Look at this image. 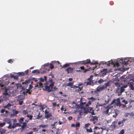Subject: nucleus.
Listing matches in <instances>:
<instances>
[{
    "label": "nucleus",
    "instance_id": "1",
    "mask_svg": "<svg viewBox=\"0 0 134 134\" xmlns=\"http://www.w3.org/2000/svg\"><path fill=\"white\" fill-rule=\"evenodd\" d=\"M49 75L51 76L52 77L49 78L48 80L46 81V85L45 86V88L44 90V91H47L49 92H51L53 89L55 83L52 79L54 78V75L51 74Z\"/></svg>",
    "mask_w": 134,
    "mask_h": 134
},
{
    "label": "nucleus",
    "instance_id": "2",
    "mask_svg": "<svg viewBox=\"0 0 134 134\" xmlns=\"http://www.w3.org/2000/svg\"><path fill=\"white\" fill-rule=\"evenodd\" d=\"M24 118L23 117L21 118L19 120V123H16L17 126H21L20 129L21 131H22L24 130L25 128L27 126V124L29 121V120H26L24 122Z\"/></svg>",
    "mask_w": 134,
    "mask_h": 134
},
{
    "label": "nucleus",
    "instance_id": "3",
    "mask_svg": "<svg viewBox=\"0 0 134 134\" xmlns=\"http://www.w3.org/2000/svg\"><path fill=\"white\" fill-rule=\"evenodd\" d=\"M80 108L81 109L79 111L80 114H81L82 113H83L86 114L88 113H91L92 115L95 114L94 110L93 109L92 107H88L87 108L84 107Z\"/></svg>",
    "mask_w": 134,
    "mask_h": 134
},
{
    "label": "nucleus",
    "instance_id": "4",
    "mask_svg": "<svg viewBox=\"0 0 134 134\" xmlns=\"http://www.w3.org/2000/svg\"><path fill=\"white\" fill-rule=\"evenodd\" d=\"M76 64H83L84 65L87 64H88L90 63L91 65L96 64H97L96 62L94 61L93 62H91L90 59H87L86 60L78 62H76L75 63Z\"/></svg>",
    "mask_w": 134,
    "mask_h": 134
},
{
    "label": "nucleus",
    "instance_id": "5",
    "mask_svg": "<svg viewBox=\"0 0 134 134\" xmlns=\"http://www.w3.org/2000/svg\"><path fill=\"white\" fill-rule=\"evenodd\" d=\"M113 106L110 105H108L106 107H105V110H104L103 112V114L105 115H109V110L110 109H111L113 108Z\"/></svg>",
    "mask_w": 134,
    "mask_h": 134
},
{
    "label": "nucleus",
    "instance_id": "6",
    "mask_svg": "<svg viewBox=\"0 0 134 134\" xmlns=\"http://www.w3.org/2000/svg\"><path fill=\"white\" fill-rule=\"evenodd\" d=\"M93 76L91 75L89 78L87 79V81L85 82V84H86V86L91 85L92 83H93V82L92 81Z\"/></svg>",
    "mask_w": 134,
    "mask_h": 134
},
{
    "label": "nucleus",
    "instance_id": "7",
    "mask_svg": "<svg viewBox=\"0 0 134 134\" xmlns=\"http://www.w3.org/2000/svg\"><path fill=\"white\" fill-rule=\"evenodd\" d=\"M23 97L22 96L20 95L18 96L17 100L19 101V104L20 105H22L23 103Z\"/></svg>",
    "mask_w": 134,
    "mask_h": 134
},
{
    "label": "nucleus",
    "instance_id": "8",
    "mask_svg": "<svg viewBox=\"0 0 134 134\" xmlns=\"http://www.w3.org/2000/svg\"><path fill=\"white\" fill-rule=\"evenodd\" d=\"M44 113L45 114V117L46 118L48 119L52 116V113H49V111H47L46 109L45 110Z\"/></svg>",
    "mask_w": 134,
    "mask_h": 134
},
{
    "label": "nucleus",
    "instance_id": "9",
    "mask_svg": "<svg viewBox=\"0 0 134 134\" xmlns=\"http://www.w3.org/2000/svg\"><path fill=\"white\" fill-rule=\"evenodd\" d=\"M79 69L78 70H77L76 71L77 72H86L88 71V69H85L84 66H81L79 68Z\"/></svg>",
    "mask_w": 134,
    "mask_h": 134
},
{
    "label": "nucleus",
    "instance_id": "10",
    "mask_svg": "<svg viewBox=\"0 0 134 134\" xmlns=\"http://www.w3.org/2000/svg\"><path fill=\"white\" fill-rule=\"evenodd\" d=\"M75 88V89L76 91L77 92H79V91H81L82 88V87H80L79 86H76L74 85L73 86V87H71V88Z\"/></svg>",
    "mask_w": 134,
    "mask_h": 134
},
{
    "label": "nucleus",
    "instance_id": "11",
    "mask_svg": "<svg viewBox=\"0 0 134 134\" xmlns=\"http://www.w3.org/2000/svg\"><path fill=\"white\" fill-rule=\"evenodd\" d=\"M128 85L129 86L131 90L134 91V83L133 82H128L127 83Z\"/></svg>",
    "mask_w": 134,
    "mask_h": 134
},
{
    "label": "nucleus",
    "instance_id": "12",
    "mask_svg": "<svg viewBox=\"0 0 134 134\" xmlns=\"http://www.w3.org/2000/svg\"><path fill=\"white\" fill-rule=\"evenodd\" d=\"M73 70V68L71 67H69L66 70V71H67L68 74L72 72Z\"/></svg>",
    "mask_w": 134,
    "mask_h": 134
},
{
    "label": "nucleus",
    "instance_id": "13",
    "mask_svg": "<svg viewBox=\"0 0 134 134\" xmlns=\"http://www.w3.org/2000/svg\"><path fill=\"white\" fill-rule=\"evenodd\" d=\"M105 89L104 87V86H98L97 87V91H100L101 90Z\"/></svg>",
    "mask_w": 134,
    "mask_h": 134
},
{
    "label": "nucleus",
    "instance_id": "14",
    "mask_svg": "<svg viewBox=\"0 0 134 134\" xmlns=\"http://www.w3.org/2000/svg\"><path fill=\"white\" fill-rule=\"evenodd\" d=\"M125 91V90L121 86L120 87V91L119 92H118L119 93L118 96L120 95L124 91Z\"/></svg>",
    "mask_w": 134,
    "mask_h": 134
},
{
    "label": "nucleus",
    "instance_id": "15",
    "mask_svg": "<svg viewBox=\"0 0 134 134\" xmlns=\"http://www.w3.org/2000/svg\"><path fill=\"white\" fill-rule=\"evenodd\" d=\"M91 93L93 96L95 95L96 96H98L99 93L97 91H92L91 92Z\"/></svg>",
    "mask_w": 134,
    "mask_h": 134
},
{
    "label": "nucleus",
    "instance_id": "16",
    "mask_svg": "<svg viewBox=\"0 0 134 134\" xmlns=\"http://www.w3.org/2000/svg\"><path fill=\"white\" fill-rule=\"evenodd\" d=\"M3 120L8 124H10L11 122V119L9 118H5Z\"/></svg>",
    "mask_w": 134,
    "mask_h": 134
},
{
    "label": "nucleus",
    "instance_id": "17",
    "mask_svg": "<svg viewBox=\"0 0 134 134\" xmlns=\"http://www.w3.org/2000/svg\"><path fill=\"white\" fill-rule=\"evenodd\" d=\"M48 126V125H43V124H41L39 125L38 126L39 127L38 129H41V128L42 127V128H46Z\"/></svg>",
    "mask_w": 134,
    "mask_h": 134
},
{
    "label": "nucleus",
    "instance_id": "18",
    "mask_svg": "<svg viewBox=\"0 0 134 134\" xmlns=\"http://www.w3.org/2000/svg\"><path fill=\"white\" fill-rule=\"evenodd\" d=\"M127 120V119H124L120 121H119L118 123V125H120L121 124H122V125H121V126H122L123 125V123H124V122L126 120Z\"/></svg>",
    "mask_w": 134,
    "mask_h": 134
},
{
    "label": "nucleus",
    "instance_id": "19",
    "mask_svg": "<svg viewBox=\"0 0 134 134\" xmlns=\"http://www.w3.org/2000/svg\"><path fill=\"white\" fill-rule=\"evenodd\" d=\"M44 79L42 77H41L40 78V81L41 82H44V81L46 82L47 81V77L46 76H44Z\"/></svg>",
    "mask_w": 134,
    "mask_h": 134
},
{
    "label": "nucleus",
    "instance_id": "20",
    "mask_svg": "<svg viewBox=\"0 0 134 134\" xmlns=\"http://www.w3.org/2000/svg\"><path fill=\"white\" fill-rule=\"evenodd\" d=\"M85 104V102H81L80 103V105H78V107H77V108H82L83 107H84L83 106V105Z\"/></svg>",
    "mask_w": 134,
    "mask_h": 134
},
{
    "label": "nucleus",
    "instance_id": "21",
    "mask_svg": "<svg viewBox=\"0 0 134 134\" xmlns=\"http://www.w3.org/2000/svg\"><path fill=\"white\" fill-rule=\"evenodd\" d=\"M62 120H63V121H59V124L60 125H62V124L65 123L66 121V120L65 118H63Z\"/></svg>",
    "mask_w": 134,
    "mask_h": 134
},
{
    "label": "nucleus",
    "instance_id": "22",
    "mask_svg": "<svg viewBox=\"0 0 134 134\" xmlns=\"http://www.w3.org/2000/svg\"><path fill=\"white\" fill-rule=\"evenodd\" d=\"M117 122L115 121H114L112 122V124L111 125V126L114 129H115L116 127Z\"/></svg>",
    "mask_w": 134,
    "mask_h": 134
},
{
    "label": "nucleus",
    "instance_id": "23",
    "mask_svg": "<svg viewBox=\"0 0 134 134\" xmlns=\"http://www.w3.org/2000/svg\"><path fill=\"white\" fill-rule=\"evenodd\" d=\"M120 63H122L123 65L124 64L125 65L129 64L128 62L129 61H124L122 60H121Z\"/></svg>",
    "mask_w": 134,
    "mask_h": 134
},
{
    "label": "nucleus",
    "instance_id": "24",
    "mask_svg": "<svg viewBox=\"0 0 134 134\" xmlns=\"http://www.w3.org/2000/svg\"><path fill=\"white\" fill-rule=\"evenodd\" d=\"M12 106V104L10 103H8L6 105L4 106V108L9 109V107Z\"/></svg>",
    "mask_w": 134,
    "mask_h": 134
},
{
    "label": "nucleus",
    "instance_id": "25",
    "mask_svg": "<svg viewBox=\"0 0 134 134\" xmlns=\"http://www.w3.org/2000/svg\"><path fill=\"white\" fill-rule=\"evenodd\" d=\"M102 75L103 76H105L106 75L107 73V70L104 69L103 70V71H102Z\"/></svg>",
    "mask_w": 134,
    "mask_h": 134
},
{
    "label": "nucleus",
    "instance_id": "26",
    "mask_svg": "<svg viewBox=\"0 0 134 134\" xmlns=\"http://www.w3.org/2000/svg\"><path fill=\"white\" fill-rule=\"evenodd\" d=\"M104 87L105 89L108 86H110V82L109 81H108L107 82L105 83L104 84Z\"/></svg>",
    "mask_w": 134,
    "mask_h": 134
},
{
    "label": "nucleus",
    "instance_id": "27",
    "mask_svg": "<svg viewBox=\"0 0 134 134\" xmlns=\"http://www.w3.org/2000/svg\"><path fill=\"white\" fill-rule=\"evenodd\" d=\"M73 84H74V82H69L67 83L66 85V86H70L71 87H73V86H74V85H73Z\"/></svg>",
    "mask_w": 134,
    "mask_h": 134
},
{
    "label": "nucleus",
    "instance_id": "28",
    "mask_svg": "<svg viewBox=\"0 0 134 134\" xmlns=\"http://www.w3.org/2000/svg\"><path fill=\"white\" fill-rule=\"evenodd\" d=\"M126 115L127 116H129L131 117L134 116V114L132 113H126Z\"/></svg>",
    "mask_w": 134,
    "mask_h": 134
},
{
    "label": "nucleus",
    "instance_id": "29",
    "mask_svg": "<svg viewBox=\"0 0 134 134\" xmlns=\"http://www.w3.org/2000/svg\"><path fill=\"white\" fill-rule=\"evenodd\" d=\"M6 132V130L3 128L0 129V133L4 134Z\"/></svg>",
    "mask_w": 134,
    "mask_h": 134
},
{
    "label": "nucleus",
    "instance_id": "30",
    "mask_svg": "<svg viewBox=\"0 0 134 134\" xmlns=\"http://www.w3.org/2000/svg\"><path fill=\"white\" fill-rule=\"evenodd\" d=\"M40 113L39 112H38V113L37 116V117L35 118V119H39L42 117V115H40Z\"/></svg>",
    "mask_w": 134,
    "mask_h": 134
},
{
    "label": "nucleus",
    "instance_id": "31",
    "mask_svg": "<svg viewBox=\"0 0 134 134\" xmlns=\"http://www.w3.org/2000/svg\"><path fill=\"white\" fill-rule=\"evenodd\" d=\"M92 121H94L95 120H98V117L96 116H92V118L91 119Z\"/></svg>",
    "mask_w": 134,
    "mask_h": 134
},
{
    "label": "nucleus",
    "instance_id": "32",
    "mask_svg": "<svg viewBox=\"0 0 134 134\" xmlns=\"http://www.w3.org/2000/svg\"><path fill=\"white\" fill-rule=\"evenodd\" d=\"M86 131L87 132L91 133L93 132V130L90 127L89 129H87Z\"/></svg>",
    "mask_w": 134,
    "mask_h": 134
},
{
    "label": "nucleus",
    "instance_id": "33",
    "mask_svg": "<svg viewBox=\"0 0 134 134\" xmlns=\"http://www.w3.org/2000/svg\"><path fill=\"white\" fill-rule=\"evenodd\" d=\"M90 125V123H87L86 124H85V126L84 127V128L86 129H87V128L89 127V126Z\"/></svg>",
    "mask_w": 134,
    "mask_h": 134
},
{
    "label": "nucleus",
    "instance_id": "34",
    "mask_svg": "<svg viewBox=\"0 0 134 134\" xmlns=\"http://www.w3.org/2000/svg\"><path fill=\"white\" fill-rule=\"evenodd\" d=\"M32 72L33 74H38L40 73V71L39 70H33L32 71Z\"/></svg>",
    "mask_w": 134,
    "mask_h": 134
},
{
    "label": "nucleus",
    "instance_id": "35",
    "mask_svg": "<svg viewBox=\"0 0 134 134\" xmlns=\"http://www.w3.org/2000/svg\"><path fill=\"white\" fill-rule=\"evenodd\" d=\"M61 129H58L56 132V134H60L61 133Z\"/></svg>",
    "mask_w": 134,
    "mask_h": 134
},
{
    "label": "nucleus",
    "instance_id": "36",
    "mask_svg": "<svg viewBox=\"0 0 134 134\" xmlns=\"http://www.w3.org/2000/svg\"><path fill=\"white\" fill-rule=\"evenodd\" d=\"M26 117L27 118H29V119L30 120H32L33 118V116L31 115H29L28 114L27 115Z\"/></svg>",
    "mask_w": 134,
    "mask_h": 134
},
{
    "label": "nucleus",
    "instance_id": "37",
    "mask_svg": "<svg viewBox=\"0 0 134 134\" xmlns=\"http://www.w3.org/2000/svg\"><path fill=\"white\" fill-rule=\"evenodd\" d=\"M121 102H117L115 103V104L117 106H119L120 107L121 106Z\"/></svg>",
    "mask_w": 134,
    "mask_h": 134
},
{
    "label": "nucleus",
    "instance_id": "38",
    "mask_svg": "<svg viewBox=\"0 0 134 134\" xmlns=\"http://www.w3.org/2000/svg\"><path fill=\"white\" fill-rule=\"evenodd\" d=\"M115 115H113V117L114 118H116V116L118 115V113L117 111H115Z\"/></svg>",
    "mask_w": 134,
    "mask_h": 134
},
{
    "label": "nucleus",
    "instance_id": "39",
    "mask_svg": "<svg viewBox=\"0 0 134 134\" xmlns=\"http://www.w3.org/2000/svg\"><path fill=\"white\" fill-rule=\"evenodd\" d=\"M115 115H113V117L114 118H116V116L118 115V113L117 111H115Z\"/></svg>",
    "mask_w": 134,
    "mask_h": 134
},
{
    "label": "nucleus",
    "instance_id": "40",
    "mask_svg": "<svg viewBox=\"0 0 134 134\" xmlns=\"http://www.w3.org/2000/svg\"><path fill=\"white\" fill-rule=\"evenodd\" d=\"M101 64H107L108 66H110V63H107L106 62H102L101 63Z\"/></svg>",
    "mask_w": 134,
    "mask_h": 134
},
{
    "label": "nucleus",
    "instance_id": "41",
    "mask_svg": "<svg viewBox=\"0 0 134 134\" xmlns=\"http://www.w3.org/2000/svg\"><path fill=\"white\" fill-rule=\"evenodd\" d=\"M23 114L24 115H26V114H28V111L27 110H23Z\"/></svg>",
    "mask_w": 134,
    "mask_h": 134
},
{
    "label": "nucleus",
    "instance_id": "42",
    "mask_svg": "<svg viewBox=\"0 0 134 134\" xmlns=\"http://www.w3.org/2000/svg\"><path fill=\"white\" fill-rule=\"evenodd\" d=\"M89 99H91L92 100V102H93L96 100V99L93 97H92L91 98H88Z\"/></svg>",
    "mask_w": 134,
    "mask_h": 134
},
{
    "label": "nucleus",
    "instance_id": "43",
    "mask_svg": "<svg viewBox=\"0 0 134 134\" xmlns=\"http://www.w3.org/2000/svg\"><path fill=\"white\" fill-rule=\"evenodd\" d=\"M5 110L4 109H2L1 111V113H4V112L5 111L6 113H7L8 112V111L7 110L5 111Z\"/></svg>",
    "mask_w": 134,
    "mask_h": 134
},
{
    "label": "nucleus",
    "instance_id": "44",
    "mask_svg": "<svg viewBox=\"0 0 134 134\" xmlns=\"http://www.w3.org/2000/svg\"><path fill=\"white\" fill-rule=\"evenodd\" d=\"M13 113L14 114V115H15L17 114L19 112L17 111H16L15 110H13Z\"/></svg>",
    "mask_w": 134,
    "mask_h": 134
},
{
    "label": "nucleus",
    "instance_id": "45",
    "mask_svg": "<svg viewBox=\"0 0 134 134\" xmlns=\"http://www.w3.org/2000/svg\"><path fill=\"white\" fill-rule=\"evenodd\" d=\"M5 125V122H3V123H0V127H3Z\"/></svg>",
    "mask_w": 134,
    "mask_h": 134
},
{
    "label": "nucleus",
    "instance_id": "46",
    "mask_svg": "<svg viewBox=\"0 0 134 134\" xmlns=\"http://www.w3.org/2000/svg\"><path fill=\"white\" fill-rule=\"evenodd\" d=\"M18 74L19 75H21V76H24L25 75V73L23 72H19Z\"/></svg>",
    "mask_w": 134,
    "mask_h": 134
},
{
    "label": "nucleus",
    "instance_id": "47",
    "mask_svg": "<svg viewBox=\"0 0 134 134\" xmlns=\"http://www.w3.org/2000/svg\"><path fill=\"white\" fill-rule=\"evenodd\" d=\"M51 127L52 129V130H51V131L52 132H53L54 130L56 129L55 126H51Z\"/></svg>",
    "mask_w": 134,
    "mask_h": 134
},
{
    "label": "nucleus",
    "instance_id": "48",
    "mask_svg": "<svg viewBox=\"0 0 134 134\" xmlns=\"http://www.w3.org/2000/svg\"><path fill=\"white\" fill-rule=\"evenodd\" d=\"M70 64H66L63 65V66H62V68H66L67 67L69 66Z\"/></svg>",
    "mask_w": 134,
    "mask_h": 134
},
{
    "label": "nucleus",
    "instance_id": "49",
    "mask_svg": "<svg viewBox=\"0 0 134 134\" xmlns=\"http://www.w3.org/2000/svg\"><path fill=\"white\" fill-rule=\"evenodd\" d=\"M9 124V125L7 127L8 128V129H13V125H12V124L10 123Z\"/></svg>",
    "mask_w": 134,
    "mask_h": 134
},
{
    "label": "nucleus",
    "instance_id": "50",
    "mask_svg": "<svg viewBox=\"0 0 134 134\" xmlns=\"http://www.w3.org/2000/svg\"><path fill=\"white\" fill-rule=\"evenodd\" d=\"M115 86L119 87L120 86V84L118 82H116L115 83Z\"/></svg>",
    "mask_w": 134,
    "mask_h": 134
},
{
    "label": "nucleus",
    "instance_id": "51",
    "mask_svg": "<svg viewBox=\"0 0 134 134\" xmlns=\"http://www.w3.org/2000/svg\"><path fill=\"white\" fill-rule=\"evenodd\" d=\"M13 129L15 128L16 127H17V125L16 123H14L12 126Z\"/></svg>",
    "mask_w": 134,
    "mask_h": 134
},
{
    "label": "nucleus",
    "instance_id": "52",
    "mask_svg": "<svg viewBox=\"0 0 134 134\" xmlns=\"http://www.w3.org/2000/svg\"><path fill=\"white\" fill-rule=\"evenodd\" d=\"M49 67L51 69H52L54 68V66L52 64H49Z\"/></svg>",
    "mask_w": 134,
    "mask_h": 134
},
{
    "label": "nucleus",
    "instance_id": "53",
    "mask_svg": "<svg viewBox=\"0 0 134 134\" xmlns=\"http://www.w3.org/2000/svg\"><path fill=\"white\" fill-rule=\"evenodd\" d=\"M109 99H107V100H105V103H104V105H106V104H108L109 102Z\"/></svg>",
    "mask_w": 134,
    "mask_h": 134
},
{
    "label": "nucleus",
    "instance_id": "54",
    "mask_svg": "<svg viewBox=\"0 0 134 134\" xmlns=\"http://www.w3.org/2000/svg\"><path fill=\"white\" fill-rule=\"evenodd\" d=\"M122 102L123 103H124L125 104H128V102L127 101L125 100V99H124L122 101Z\"/></svg>",
    "mask_w": 134,
    "mask_h": 134
},
{
    "label": "nucleus",
    "instance_id": "55",
    "mask_svg": "<svg viewBox=\"0 0 134 134\" xmlns=\"http://www.w3.org/2000/svg\"><path fill=\"white\" fill-rule=\"evenodd\" d=\"M115 101H116V99H114L110 103V105L113 104L114 103H115Z\"/></svg>",
    "mask_w": 134,
    "mask_h": 134
},
{
    "label": "nucleus",
    "instance_id": "56",
    "mask_svg": "<svg viewBox=\"0 0 134 134\" xmlns=\"http://www.w3.org/2000/svg\"><path fill=\"white\" fill-rule=\"evenodd\" d=\"M124 129H122L120 131V133L119 134H124Z\"/></svg>",
    "mask_w": 134,
    "mask_h": 134
},
{
    "label": "nucleus",
    "instance_id": "57",
    "mask_svg": "<svg viewBox=\"0 0 134 134\" xmlns=\"http://www.w3.org/2000/svg\"><path fill=\"white\" fill-rule=\"evenodd\" d=\"M80 124L79 123L77 122L75 125V126L76 127H79L80 126Z\"/></svg>",
    "mask_w": 134,
    "mask_h": 134
},
{
    "label": "nucleus",
    "instance_id": "58",
    "mask_svg": "<svg viewBox=\"0 0 134 134\" xmlns=\"http://www.w3.org/2000/svg\"><path fill=\"white\" fill-rule=\"evenodd\" d=\"M104 82V80L102 79H100L98 80V82L99 83H101Z\"/></svg>",
    "mask_w": 134,
    "mask_h": 134
},
{
    "label": "nucleus",
    "instance_id": "59",
    "mask_svg": "<svg viewBox=\"0 0 134 134\" xmlns=\"http://www.w3.org/2000/svg\"><path fill=\"white\" fill-rule=\"evenodd\" d=\"M121 106L123 108L126 107V104H124L121 103Z\"/></svg>",
    "mask_w": 134,
    "mask_h": 134
},
{
    "label": "nucleus",
    "instance_id": "60",
    "mask_svg": "<svg viewBox=\"0 0 134 134\" xmlns=\"http://www.w3.org/2000/svg\"><path fill=\"white\" fill-rule=\"evenodd\" d=\"M31 80H26L25 82L26 83H27V84H28L29 83H30Z\"/></svg>",
    "mask_w": 134,
    "mask_h": 134
},
{
    "label": "nucleus",
    "instance_id": "61",
    "mask_svg": "<svg viewBox=\"0 0 134 134\" xmlns=\"http://www.w3.org/2000/svg\"><path fill=\"white\" fill-rule=\"evenodd\" d=\"M30 90L28 89H27L26 90V93H28L29 94H31V92L30 91H29Z\"/></svg>",
    "mask_w": 134,
    "mask_h": 134
},
{
    "label": "nucleus",
    "instance_id": "62",
    "mask_svg": "<svg viewBox=\"0 0 134 134\" xmlns=\"http://www.w3.org/2000/svg\"><path fill=\"white\" fill-rule=\"evenodd\" d=\"M72 104H75V106L77 108V107H78V105L74 101H73L72 103Z\"/></svg>",
    "mask_w": 134,
    "mask_h": 134
},
{
    "label": "nucleus",
    "instance_id": "63",
    "mask_svg": "<svg viewBox=\"0 0 134 134\" xmlns=\"http://www.w3.org/2000/svg\"><path fill=\"white\" fill-rule=\"evenodd\" d=\"M53 106V107H55L57 105V103L56 102L52 103Z\"/></svg>",
    "mask_w": 134,
    "mask_h": 134
},
{
    "label": "nucleus",
    "instance_id": "64",
    "mask_svg": "<svg viewBox=\"0 0 134 134\" xmlns=\"http://www.w3.org/2000/svg\"><path fill=\"white\" fill-rule=\"evenodd\" d=\"M3 94L5 96L8 95V93L6 91H5L3 93Z\"/></svg>",
    "mask_w": 134,
    "mask_h": 134
}]
</instances>
